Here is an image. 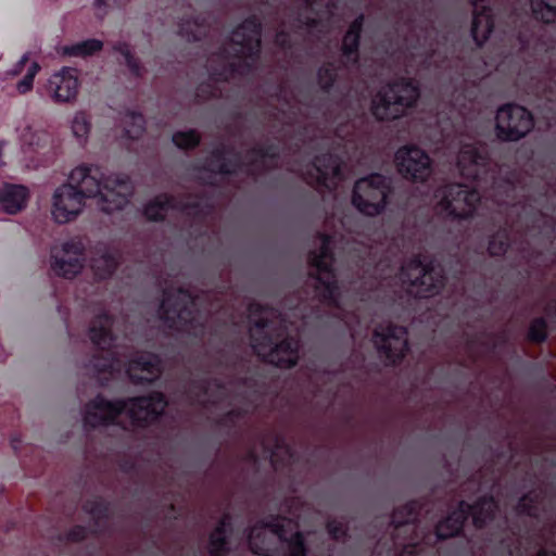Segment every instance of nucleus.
I'll return each mask as SVG.
<instances>
[{
	"instance_id": "1",
	"label": "nucleus",
	"mask_w": 556,
	"mask_h": 556,
	"mask_svg": "<svg viewBox=\"0 0 556 556\" xmlns=\"http://www.w3.org/2000/svg\"><path fill=\"white\" fill-rule=\"evenodd\" d=\"M68 185H74L84 199L97 198L101 210L113 213L122 210L131 194L129 178L123 174L104 175L94 164H79L68 174Z\"/></svg>"
},
{
	"instance_id": "2",
	"label": "nucleus",
	"mask_w": 556,
	"mask_h": 556,
	"mask_svg": "<svg viewBox=\"0 0 556 556\" xmlns=\"http://www.w3.org/2000/svg\"><path fill=\"white\" fill-rule=\"evenodd\" d=\"M166 402L162 394L155 393L149 397H137L128 402H109L97 397L88 404L84 422L87 427H99L109 424H119L126 427L128 420L132 425H140L156 418L163 413Z\"/></svg>"
},
{
	"instance_id": "3",
	"label": "nucleus",
	"mask_w": 556,
	"mask_h": 556,
	"mask_svg": "<svg viewBox=\"0 0 556 556\" xmlns=\"http://www.w3.org/2000/svg\"><path fill=\"white\" fill-rule=\"evenodd\" d=\"M276 316L271 308L253 303L249 307V318L253 324L251 328L252 348L267 362L283 368L293 366L298 361V342L293 339L275 342L269 336L273 328L268 325V318Z\"/></svg>"
},
{
	"instance_id": "4",
	"label": "nucleus",
	"mask_w": 556,
	"mask_h": 556,
	"mask_svg": "<svg viewBox=\"0 0 556 556\" xmlns=\"http://www.w3.org/2000/svg\"><path fill=\"white\" fill-rule=\"evenodd\" d=\"M293 523L290 520L276 518L270 522H262L252 527L249 533V545L252 553L261 556H305V547L300 532L285 529Z\"/></svg>"
},
{
	"instance_id": "5",
	"label": "nucleus",
	"mask_w": 556,
	"mask_h": 556,
	"mask_svg": "<svg viewBox=\"0 0 556 556\" xmlns=\"http://www.w3.org/2000/svg\"><path fill=\"white\" fill-rule=\"evenodd\" d=\"M419 98L417 85L401 79L379 89L371 100V113L380 121H391L403 116Z\"/></svg>"
},
{
	"instance_id": "6",
	"label": "nucleus",
	"mask_w": 556,
	"mask_h": 556,
	"mask_svg": "<svg viewBox=\"0 0 556 556\" xmlns=\"http://www.w3.org/2000/svg\"><path fill=\"white\" fill-rule=\"evenodd\" d=\"M389 190V180L382 175L361 178L355 184L352 203L365 215H378L386 207Z\"/></svg>"
},
{
	"instance_id": "7",
	"label": "nucleus",
	"mask_w": 556,
	"mask_h": 556,
	"mask_svg": "<svg viewBox=\"0 0 556 556\" xmlns=\"http://www.w3.org/2000/svg\"><path fill=\"white\" fill-rule=\"evenodd\" d=\"M437 210L455 218L471 216L480 201L479 193L464 185H451L438 190Z\"/></svg>"
},
{
	"instance_id": "8",
	"label": "nucleus",
	"mask_w": 556,
	"mask_h": 556,
	"mask_svg": "<svg viewBox=\"0 0 556 556\" xmlns=\"http://www.w3.org/2000/svg\"><path fill=\"white\" fill-rule=\"evenodd\" d=\"M402 279L409 285V292L420 298L435 294L443 286L441 268L432 262L424 263L420 258L410 261L402 268Z\"/></svg>"
},
{
	"instance_id": "9",
	"label": "nucleus",
	"mask_w": 556,
	"mask_h": 556,
	"mask_svg": "<svg viewBox=\"0 0 556 556\" xmlns=\"http://www.w3.org/2000/svg\"><path fill=\"white\" fill-rule=\"evenodd\" d=\"M533 125L532 114L517 104H505L495 115V134L503 141H517L526 137Z\"/></svg>"
},
{
	"instance_id": "10",
	"label": "nucleus",
	"mask_w": 556,
	"mask_h": 556,
	"mask_svg": "<svg viewBox=\"0 0 556 556\" xmlns=\"http://www.w3.org/2000/svg\"><path fill=\"white\" fill-rule=\"evenodd\" d=\"M87 201L74 185L58 186L50 198V215L56 225L75 222L86 210Z\"/></svg>"
},
{
	"instance_id": "11",
	"label": "nucleus",
	"mask_w": 556,
	"mask_h": 556,
	"mask_svg": "<svg viewBox=\"0 0 556 556\" xmlns=\"http://www.w3.org/2000/svg\"><path fill=\"white\" fill-rule=\"evenodd\" d=\"M51 269L64 278H74L84 267V245L78 239L56 242L51 248Z\"/></svg>"
},
{
	"instance_id": "12",
	"label": "nucleus",
	"mask_w": 556,
	"mask_h": 556,
	"mask_svg": "<svg viewBox=\"0 0 556 556\" xmlns=\"http://www.w3.org/2000/svg\"><path fill=\"white\" fill-rule=\"evenodd\" d=\"M394 162L401 175L416 182L426 181L432 174V161L429 154L414 144L397 149Z\"/></svg>"
},
{
	"instance_id": "13",
	"label": "nucleus",
	"mask_w": 556,
	"mask_h": 556,
	"mask_svg": "<svg viewBox=\"0 0 556 556\" xmlns=\"http://www.w3.org/2000/svg\"><path fill=\"white\" fill-rule=\"evenodd\" d=\"M496 505L492 498H483L475 506L462 503L459 510L454 511L445 520L441 521L437 527V535L440 539H446L457 534L466 518V513L470 510L476 526L481 527L486 519L493 516Z\"/></svg>"
},
{
	"instance_id": "14",
	"label": "nucleus",
	"mask_w": 556,
	"mask_h": 556,
	"mask_svg": "<svg viewBox=\"0 0 556 556\" xmlns=\"http://www.w3.org/2000/svg\"><path fill=\"white\" fill-rule=\"evenodd\" d=\"M321 248L319 254L313 256V265L317 271V286L316 289L319 295L333 304L338 303L339 287L334 279L331 269L332 257L329 253L330 238L326 236L320 237Z\"/></svg>"
},
{
	"instance_id": "15",
	"label": "nucleus",
	"mask_w": 556,
	"mask_h": 556,
	"mask_svg": "<svg viewBox=\"0 0 556 556\" xmlns=\"http://www.w3.org/2000/svg\"><path fill=\"white\" fill-rule=\"evenodd\" d=\"M194 305L193 299L184 290L179 289L175 294L167 292L161 305V318L168 327L187 328V324L193 319L191 308Z\"/></svg>"
},
{
	"instance_id": "16",
	"label": "nucleus",
	"mask_w": 556,
	"mask_h": 556,
	"mask_svg": "<svg viewBox=\"0 0 556 556\" xmlns=\"http://www.w3.org/2000/svg\"><path fill=\"white\" fill-rule=\"evenodd\" d=\"M374 344L390 362L402 358L407 351V333L397 326H379L375 330Z\"/></svg>"
},
{
	"instance_id": "17",
	"label": "nucleus",
	"mask_w": 556,
	"mask_h": 556,
	"mask_svg": "<svg viewBox=\"0 0 556 556\" xmlns=\"http://www.w3.org/2000/svg\"><path fill=\"white\" fill-rule=\"evenodd\" d=\"M78 86L76 71L74 68L64 67L50 76L46 89L52 101L66 103L76 98Z\"/></svg>"
},
{
	"instance_id": "18",
	"label": "nucleus",
	"mask_w": 556,
	"mask_h": 556,
	"mask_svg": "<svg viewBox=\"0 0 556 556\" xmlns=\"http://www.w3.org/2000/svg\"><path fill=\"white\" fill-rule=\"evenodd\" d=\"M231 49L236 54L251 56L260 48V24L255 18L245 21L233 30Z\"/></svg>"
},
{
	"instance_id": "19",
	"label": "nucleus",
	"mask_w": 556,
	"mask_h": 556,
	"mask_svg": "<svg viewBox=\"0 0 556 556\" xmlns=\"http://www.w3.org/2000/svg\"><path fill=\"white\" fill-rule=\"evenodd\" d=\"M486 164L485 154L479 148L471 143H465L460 147L456 165L462 176L467 178H477Z\"/></svg>"
},
{
	"instance_id": "20",
	"label": "nucleus",
	"mask_w": 556,
	"mask_h": 556,
	"mask_svg": "<svg viewBox=\"0 0 556 556\" xmlns=\"http://www.w3.org/2000/svg\"><path fill=\"white\" fill-rule=\"evenodd\" d=\"M29 191L22 185L5 184L0 188V210L15 215L23 211L28 203Z\"/></svg>"
},
{
	"instance_id": "21",
	"label": "nucleus",
	"mask_w": 556,
	"mask_h": 556,
	"mask_svg": "<svg viewBox=\"0 0 556 556\" xmlns=\"http://www.w3.org/2000/svg\"><path fill=\"white\" fill-rule=\"evenodd\" d=\"M312 169L314 173L308 172L309 178L316 180L318 184L331 188L336 185V179L340 174V165L336 157L332 155H324L318 157Z\"/></svg>"
},
{
	"instance_id": "22",
	"label": "nucleus",
	"mask_w": 556,
	"mask_h": 556,
	"mask_svg": "<svg viewBox=\"0 0 556 556\" xmlns=\"http://www.w3.org/2000/svg\"><path fill=\"white\" fill-rule=\"evenodd\" d=\"M160 371L159 357L150 354L132 361L127 369L129 377L136 382L152 381Z\"/></svg>"
},
{
	"instance_id": "23",
	"label": "nucleus",
	"mask_w": 556,
	"mask_h": 556,
	"mask_svg": "<svg viewBox=\"0 0 556 556\" xmlns=\"http://www.w3.org/2000/svg\"><path fill=\"white\" fill-rule=\"evenodd\" d=\"M473 7H475V15H473V22H472V37L473 40L478 45H482L491 34L493 29V20L490 12V9L482 5L481 11L479 12V5L476 0H473Z\"/></svg>"
},
{
	"instance_id": "24",
	"label": "nucleus",
	"mask_w": 556,
	"mask_h": 556,
	"mask_svg": "<svg viewBox=\"0 0 556 556\" xmlns=\"http://www.w3.org/2000/svg\"><path fill=\"white\" fill-rule=\"evenodd\" d=\"M229 521V517H224L211 533L208 542V553L211 556H225L228 552L229 542L227 538V530L230 525Z\"/></svg>"
},
{
	"instance_id": "25",
	"label": "nucleus",
	"mask_w": 556,
	"mask_h": 556,
	"mask_svg": "<svg viewBox=\"0 0 556 556\" xmlns=\"http://www.w3.org/2000/svg\"><path fill=\"white\" fill-rule=\"evenodd\" d=\"M111 327L112 320L109 316L102 315L97 317L90 328L91 341L102 349L109 346L113 339L111 334Z\"/></svg>"
},
{
	"instance_id": "26",
	"label": "nucleus",
	"mask_w": 556,
	"mask_h": 556,
	"mask_svg": "<svg viewBox=\"0 0 556 556\" xmlns=\"http://www.w3.org/2000/svg\"><path fill=\"white\" fill-rule=\"evenodd\" d=\"M363 17L359 16L356 18L352 25L350 26V29L344 36L343 39V53L346 56V59L351 62H356L357 60V46H358V38L359 33L362 28Z\"/></svg>"
},
{
	"instance_id": "27",
	"label": "nucleus",
	"mask_w": 556,
	"mask_h": 556,
	"mask_svg": "<svg viewBox=\"0 0 556 556\" xmlns=\"http://www.w3.org/2000/svg\"><path fill=\"white\" fill-rule=\"evenodd\" d=\"M71 132L77 144L86 146L91 132V123L84 112H76L71 121Z\"/></svg>"
},
{
	"instance_id": "28",
	"label": "nucleus",
	"mask_w": 556,
	"mask_h": 556,
	"mask_svg": "<svg viewBox=\"0 0 556 556\" xmlns=\"http://www.w3.org/2000/svg\"><path fill=\"white\" fill-rule=\"evenodd\" d=\"M531 13L543 23H556V0H530Z\"/></svg>"
},
{
	"instance_id": "29",
	"label": "nucleus",
	"mask_w": 556,
	"mask_h": 556,
	"mask_svg": "<svg viewBox=\"0 0 556 556\" xmlns=\"http://www.w3.org/2000/svg\"><path fill=\"white\" fill-rule=\"evenodd\" d=\"M172 208L170 201L166 194H161L151 200L143 208L144 215L150 220L163 219Z\"/></svg>"
},
{
	"instance_id": "30",
	"label": "nucleus",
	"mask_w": 556,
	"mask_h": 556,
	"mask_svg": "<svg viewBox=\"0 0 556 556\" xmlns=\"http://www.w3.org/2000/svg\"><path fill=\"white\" fill-rule=\"evenodd\" d=\"M229 154L224 151L213 152L208 162V169L217 173H231L233 169L227 164Z\"/></svg>"
},
{
	"instance_id": "31",
	"label": "nucleus",
	"mask_w": 556,
	"mask_h": 556,
	"mask_svg": "<svg viewBox=\"0 0 556 556\" xmlns=\"http://www.w3.org/2000/svg\"><path fill=\"white\" fill-rule=\"evenodd\" d=\"M102 41L98 39H88L81 41L70 49L71 54L86 56L102 49Z\"/></svg>"
},
{
	"instance_id": "32",
	"label": "nucleus",
	"mask_w": 556,
	"mask_h": 556,
	"mask_svg": "<svg viewBox=\"0 0 556 556\" xmlns=\"http://www.w3.org/2000/svg\"><path fill=\"white\" fill-rule=\"evenodd\" d=\"M199 140V136L193 130L178 131L173 135V142L182 149L195 147Z\"/></svg>"
},
{
	"instance_id": "33",
	"label": "nucleus",
	"mask_w": 556,
	"mask_h": 556,
	"mask_svg": "<svg viewBox=\"0 0 556 556\" xmlns=\"http://www.w3.org/2000/svg\"><path fill=\"white\" fill-rule=\"evenodd\" d=\"M38 70L39 65L36 62L29 64L25 76L16 85V89L20 93L24 94L33 88L34 78Z\"/></svg>"
},
{
	"instance_id": "34",
	"label": "nucleus",
	"mask_w": 556,
	"mask_h": 556,
	"mask_svg": "<svg viewBox=\"0 0 556 556\" xmlns=\"http://www.w3.org/2000/svg\"><path fill=\"white\" fill-rule=\"evenodd\" d=\"M114 50L123 58L125 64L129 67V70L132 73L138 74V65L136 60L131 55L129 46L125 42H118L114 47Z\"/></svg>"
},
{
	"instance_id": "35",
	"label": "nucleus",
	"mask_w": 556,
	"mask_h": 556,
	"mask_svg": "<svg viewBox=\"0 0 556 556\" xmlns=\"http://www.w3.org/2000/svg\"><path fill=\"white\" fill-rule=\"evenodd\" d=\"M93 268L100 277H104L115 266V260L113 256L104 254L101 257L94 260Z\"/></svg>"
},
{
	"instance_id": "36",
	"label": "nucleus",
	"mask_w": 556,
	"mask_h": 556,
	"mask_svg": "<svg viewBox=\"0 0 556 556\" xmlns=\"http://www.w3.org/2000/svg\"><path fill=\"white\" fill-rule=\"evenodd\" d=\"M311 11L318 14L319 20L328 17L330 14V0H306Z\"/></svg>"
},
{
	"instance_id": "37",
	"label": "nucleus",
	"mask_w": 556,
	"mask_h": 556,
	"mask_svg": "<svg viewBox=\"0 0 556 556\" xmlns=\"http://www.w3.org/2000/svg\"><path fill=\"white\" fill-rule=\"evenodd\" d=\"M507 238L505 233H497L489 243V251L492 255H501L506 251Z\"/></svg>"
},
{
	"instance_id": "38",
	"label": "nucleus",
	"mask_w": 556,
	"mask_h": 556,
	"mask_svg": "<svg viewBox=\"0 0 556 556\" xmlns=\"http://www.w3.org/2000/svg\"><path fill=\"white\" fill-rule=\"evenodd\" d=\"M529 337L531 340L540 342L546 337V325L543 319H535L530 327Z\"/></svg>"
},
{
	"instance_id": "39",
	"label": "nucleus",
	"mask_w": 556,
	"mask_h": 556,
	"mask_svg": "<svg viewBox=\"0 0 556 556\" xmlns=\"http://www.w3.org/2000/svg\"><path fill=\"white\" fill-rule=\"evenodd\" d=\"M332 79H333V75H332L331 70L323 68L319 71V81L324 88L329 87Z\"/></svg>"
},
{
	"instance_id": "40",
	"label": "nucleus",
	"mask_w": 556,
	"mask_h": 556,
	"mask_svg": "<svg viewBox=\"0 0 556 556\" xmlns=\"http://www.w3.org/2000/svg\"><path fill=\"white\" fill-rule=\"evenodd\" d=\"M131 121H132V124L137 127L135 130H130L128 129L127 132L129 134L130 137H136L138 136L141 130H142V125H143V118L141 115H132L131 116Z\"/></svg>"
},
{
	"instance_id": "41",
	"label": "nucleus",
	"mask_w": 556,
	"mask_h": 556,
	"mask_svg": "<svg viewBox=\"0 0 556 556\" xmlns=\"http://www.w3.org/2000/svg\"><path fill=\"white\" fill-rule=\"evenodd\" d=\"M329 533L338 539L341 534L344 533L343 526L341 522L332 521L328 525Z\"/></svg>"
},
{
	"instance_id": "42",
	"label": "nucleus",
	"mask_w": 556,
	"mask_h": 556,
	"mask_svg": "<svg viewBox=\"0 0 556 556\" xmlns=\"http://www.w3.org/2000/svg\"><path fill=\"white\" fill-rule=\"evenodd\" d=\"M27 62H28L27 55H23L21 58V60L14 65V67L8 72V74L10 76H16V75L21 74L23 72V67L26 65Z\"/></svg>"
},
{
	"instance_id": "43",
	"label": "nucleus",
	"mask_w": 556,
	"mask_h": 556,
	"mask_svg": "<svg viewBox=\"0 0 556 556\" xmlns=\"http://www.w3.org/2000/svg\"><path fill=\"white\" fill-rule=\"evenodd\" d=\"M71 536L73 540H80L85 536V529L84 528H77L71 533Z\"/></svg>"
},
{
	"instance_id": "44",
	"label": "nucleus",
	"mask_w": 556,
	"mask_h": 556,
	"mask_svg": "<svg viewBox=\"0 0 556 556\" xmlns=\"http://www.w3.org/2000/svg\"><path fill=\"white\" fill-rule=\"evenodd\" d=\"M281 448H282V446H278V447H277V451H275V452L273 453V459H274V462H276V460H277L278 455H279V450H281ZM283 450H286L287 452L289 451L288 446H283Z\"/></svg>"
},
{
	"instance_id": "45",
	"label": "nucleus",
	"mask_w": 556,
	"mask_h": 556,
	"mask_svg": "<svg viewBox=\"0 0 556 556\" xmlns=\"http://www.w3.org/2000/svg\"><path fill=\"white\" fill-rule=\"evenodd\" d=\"M7 146V141L5 140H0V157H2L3 155V150Z\"/></svg>"
},
{
	"instance_id": "46",
	"label": "nucleus",
	"mask_w": 556,
	"mask_h": 556,
	"mask_svg": "<svg viewBox=\"0 0 556 556\" xmlns=\"http://www.w3.org/2000/svg\"><path fill=\"white\" fill-rule=\"evenodd\" d=\"M526 501H527V498H522L521 509L525 513L531 514V511L526 508Z\"/></svg>"
},
{
	"instance_id": "47",
	"label": "nucleus",
	"mask_w": 556,
	"mask_h": 556,
	"mask_svg": "<svg viewBox=\"0 0 556 556\" xmlns=\"http://www.w3.org/2000/svg\"><path fill=\"white\" fill-rule=\"evenodd\" d=\"M412 554L413 553V547H405V551L403 552V554L401 556H405V554Z\"/></svg>"
},
{
	"instance_id": "48",
	"label": "nucleus",
	"mask_w": 556,
	"mask_h": 556,
	"mask_svg": "<svg viewBox=\"0 0 556 556\" xmlns=\"http://www.w3.org/2000/svg\"><path fill=\"white\" fill-rule=\"evenodd\" d=\"M277 40H278L279 43L285 45V41L282 39V35H278L277 36Z\"/></svg>"
},
{
	"instance_id": "49",
	"label": "nucleus",
	"mask_w": 556,
	"mask_h": 556,
	"mask_svg": "<svg viewBox=\"0 0 556 556\" xmlns=\"http://www.w3.org/2000/svg\"><path fill=\"white\" fill-rule=\"evenodd\" d=\"M315 23H316V21L312 20V21L307 22V25L313 26Z\"/></svg>"
},
{
	"instance_id": "50",
	"label": "nucleus",
	"mask_w": 556,
	"mask_h": 556,
	"mask_svg": "<svg viewBox=\"0 0 556 556\" xmlns=\"http://www.w3.org/2000/svg\"><path fill=\"white\" fill-rule=\"evenodd\" d=\"M538 556H548V554L547 553H541Z\"/></svg>"
}]
</instances>
